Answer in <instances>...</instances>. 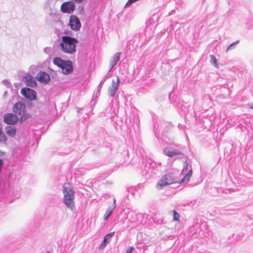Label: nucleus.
<instances>
[{"label":"nucleus","mask_w":253,"mask_h":253,"mask_svg":"<svg viewBox=\"0 0 253 253\" xmlns=\"http://www.w3.org/2000/svg\"><path fill=\"white\" fill-rule=\"evenodd\" d=\"M13 111L15 113L21 116L20 119L21 122H23L30 117L29 115L25 113L26 109L25 105L21 102H18L14 104L13 107Z\"/></svg>","instance_id":"4"},{"label":"nucleus","mask_w":253,"mask_h":253,"mask_svg":"<svg viewBox=\"0 0 253 253\" xmlns=\"http://www.w3.org/2000/svg\"><path fill=\"white\" fill-rule=\"evenodd\" d=\"M69 25L72 30L76 31H79L81 27V23L79 18L73 15L70 17Z\"/></svg>","instance_id":"7"},{"label":"nucleus","mask_w":253,"mask_h":253,"mask_svg":"<svg viewBox=\"0 0 253 253\" xmlns=\"http://www.w3.org/2000/svg\"><path fill=\"white\" fill-rule=\"evenodd\" d=\"M192 174V170L190 169L188 172L185 175L183 178L181 180L180 183H185L189 181L190 177Z\"/></svg>","instance_id":"17"},{"label":"nucleus","mask_w":253,"mask_h":253,"mask_svg":"<svg viewBox=\"0 0 253 253\" xmlns=\"http://www.w3.org/2000/svg\"><path fill=\"white\" fill-rule=\"evenodd\" d=\"M173 218L174 221H177L178 222H180V215L175 211H173Z\"/></svg>","instance_id":"20"},{"label":"nucleus","mask_w":253,"mask_h":253,"mask_svg":"<svg viewBox=\"0 0 253 253\" xmlns=\"http://www.w3.org/2000/svg\"><path fill=\"white\" fill-rule=\"evenodd\" d=\"M164 153L168 156L173 157V156L180 154V153L176 150H173L169 147H166L164 149Z\"/></svg>","instance_id":"13"},{"label":"nucleus","mask_w":253,"mask_h":253,"mask_svg":"<svg viewBox=\"0 0 253 253\" xmlns=\"http://www.w3.org/2000/svg\"><path fill=\"white\" fill-rule=\"evenodd\" d=\"M120 53H117L114 56H113L110 61V63L111 65V68L109 70V72H110L111 69L113 68V67L117 64L120 57Z\"/></svg>","instance_id":"14"},{"label":"nucleus","mask_w":253,"mask_h":253,"mask_svg":"<svg viewBox=\"0 0 253 253\" xmlns=\"http://www.w3.org/2000/svg\"><path fill=\"white\" fill-rule=\"evenodd\" d=\"M37 80L42 83H47L50 80V77L48 74L44 72H41L36 76Z\"/></svg>","instance_id":"11"},{"label":"nucleus","mask_w":253,"mask_h":253,"mask_svg":"<svg viewBox=\"0 0 253 253\" xmlns=\"http://www.w3.org/2000/svg\"><path fill=\"white\" fill-rule=\"evenodd\" d=\"M62 40L59 45L62 51L69 54H72L76 51V44L78 42L77 39L69 36H63Z\"/></svg>","instance_id":"1"},{"label":"nucleus","mask_w":253,"mask_h":253,"mask_svg":"<svg viewBox=\"0 0 253 253\" xmlns=\"http://www.w3.org/2000/svg\"><path fill=\"white\" fill-rule=\"evenodd\" d=\"M174 178L171 173H168L163 176L158 181L157 186L159 188H162L167 185L173 183Z\"/></svg>","instance_id":"5"},{"label":"nucleus","mask_w":253,"mask_h":253,"mask_svg":"<svg viewBox=\"0 0 253 253\" xmlns=\"http://www.w3.org/2000/svg\"><path fill=\"white\" fill-rule=\"evenodd\" d=\"M46 253H49V252H46Z\"/></svg>","instance_id":"28"},{"label":"nucleus","mask_w":253,"mask_h":253,"mask_svg":"<svg viewBox=\"0 0 253 253\" xmlns=\"http://www.w3.org/2000/svg\"><path fill=\"white\" fill-rule=\"evenodd\" d=\"M24 81L27 86L34 87L37 84L34 78L30 75H27L24 77Z\"/></svg>","instance_id":"12"},{"label":"nucleus","mask_w":253,"mask_h":253,"mask_svg":"<svg viewBox=\"0 0 253 253\" xmlns=\"http://www.w3.org/2000/svg\"><path fill=\"white\" fill-rule=\"evenodd\" d=\"M6 133L10 137H14L16 133L17 129L15 127L8 126L5 127Z\"/></svg>","instance_id":"15"},{"label":"nucleus","mask_w":253,"mask_h":253,"mask_svg":"<svg viewBox=\"0 0 253 253\" xmlns=\"http://www.w3.org/2000/svg\"><path fill=\"white\" fill-rule=\"evenodd\" d=\"M3 121L7 124L15 125L18 122V118L15 114L8 113L4 116Z\"/></svg>","instance_id":"9"},{"label":"nucleus","mask_w":253,"mask_h":253,"mask_svg":"<svg viewBox=\"0 0 253 253\" xmlns=\"http://www.w3.org/2000/svg\"><path fill=\"white\" fill-rule=\"evenodd\" d=\"M21 94L23 96L30 100H34L36 98V92L33 89L24 87L21 89Z\"/></svg>","instance_id":"8"},{"label":"nucleus","mask_w":253,"mask_h":253,"mask_svg":"<svg viewBox=\"0 0 253 253\" xmlns=\"http://www.w3.org/2000/svg\"><path fill=\"white\" fill-rule=\"evenodd\" d=\"M251 108L253 109V104L251 106Z\"/></svg>","instance_id":"27"},{"label":"nucleus","mask_w":253,"mask_h":253,"mask_svg":"<svg viewBox=\"0 0 253 253\" xmlns=\"http://www.w3.org/2000/svg\"><path fill=\"white\" fill-rule=\"evenodd\" d=\"M114 233H115V232H111V233L108 234L107 235H106L104 237L105 240H109L111 237H112L114 235Z\"/></svg>","instance_id":"21"},{"label":"nucleus","mask_w":253,"mask_h":253,"mask_svg":"<svg viewBox=\"0 0 253 253\" xmlns=\"http://www.w3.org/2000/svg\"><path fill=\"white\" fill-rule=\"evenodd\" d=\"M187 169H188V163L186 161H185L184 162L183 168L182 170V172H183L184 171H186L187 170Z\"/></svg>","instance_id":"22"},{"label":"nucleus","mask_w":253,"mask_h":253,"mask_svg":"<svg viewBox=\"0 0 253 253\" xmlns=\"http://www.w3.org/2000/svg\"><path fill=\"white\" fill-rule=\"evenodd\" d=\"M53 62L61 69L62 73L65 75L69 74L73 72V64L71 61H65L61 58L55 57L53 59Z\"/></svg>","instance_id":"3"},{"label":"nucleus","mask_w":253,"mask_h":253,"mask_svg":"<svg viewBox=\"0 0 253 253\" xmlns=\"http://www.w3.org/2000/svg\"><path fill=\"white\" fill-rule=\"evenodd\" d=\"M3 166V162L1 159H0V173L1 172Z\"/></svg>","instance_id":"25"},{"label":"nucleus","mask_w":253,"mask_h":253,"mask_svg":"<svg viewBox=\"0 0 253 253\" xmlns=\"http://www.w3.org/2000/svg\"><path fill=\"white\" fill-rule=\"evenodd\" d=\"M116 207V200L115 199L114 200V203H113V206L112 207H109L107 210L106 211L104 216V219L105 220H107L108 217L110 216L111 213H112L113 211L115 209Z\"/></svg>","instance_id":"16"},{"label":"nucleus","mask_w":253,"mask_h":253,"mask_svg":"<svg viewBox=\"0 0 253 253\" xmlns=\"http://www.w3.org/2000/svg\"><path fill=\"white\" fill-rule=\"evenodd\" d=\"M235 42H233V43H232L230 44L229 45V46H228V47H227V49H226V51H228V50L231 48V47L233 45H234V44H235Z\"/></svg>","instance_id":"26"},{"label":"nucleus","mask_w":253,"mask_h":253,"mask_svg":"<svg viewBox=\"0 0 253 253\" xmlns=\"http://www.w3.org/2000/svg\"><path fill=\"white\" fill-rule=\"evenodd\" d=\"M7 140V138L5 134L2 132V125L0 123V141L5 142Z\"/></svg>","instance_id":"18"},{"label":"nucleus","mask_w":253,"mask_h":253,"mask_svg":"<svg viewBox=\"0 0 253 253\" xmlns=\"http://www.w3.org/2000/svg\"><path fill=\"white\" fill-rule=\"evenodd\" d=\"M75 9V4L71 1L63 2L60 7L61 11L63 13L71 14L72 13Z\"/></svg>","instance_id":"6"},{"label":"nucleus","mask_w":253,"mask_h":253,"mask_svg":"<svg viewBox=\"0 0 253 253\" xmlns=\"http://www.w3.org/2000/svg\"><path fill=\"white\" fill-rule=\"evenodd\" d=\"M211 62L214 65L215 67L218 68L217 59L215 56L212 55H211Z\"/></svg>","instance_id":"19"},{"label":"nucleus","mask_w":253,"mask_h":253,"mask_svg":"<svg viewBox=\"0 0 253 253\" xmlns=\"http://www.w3.org/2000/svg\"><path fill=\"white\" fill-rule=\"evenodd\" d=\"M106 241L107 240H105V238H104L103 241V242H102V243L100 245V248H104L106 246Z\"/></svg>","instance_id":"23"},{"label":"nucleus","mask_w":253,"mask_h":253,"mask_svg":"<svg viewBox=\"0 0 253 253\" xmlns=\"http://www.w3.org/2000/svg\"><path fill=\"white\" fill-rule=\"evenodd\" d=\"M133 251V247H129L127 251H126V253H132V252Z\"/></svg>","instance_id":"24"},{"label":"nucleus","mask_w":253,"mask_h":253,"mask_svg":"<svg viewBox=\"0 0 253 253\" xmlns=\"http://www.w3.org/2000/svg\"><path fill=\"white\" fill-rule=\"evenodd\" d=\"M120 84V79L119 77H117L116 80H113L111 85L110 86L108 92L109 94L111 96H113L115 95Z\"/></svg>","instance_id":"10"},{"label":"nucleus","mask_w":253,"mask_h":253,"mask_svg":"<svg viewBox=\"0 0 253 253\" xmlns=\"http://www.w3.org/2000/svg\"><path fill=\"white\" fill-rule=\"evenodd\" d=\"M64 202L68 208L73 209L74 206L73 200L74 192L69 183H65L63 186Z\"/></svg>","instance_id":"2"}]
</instances>
